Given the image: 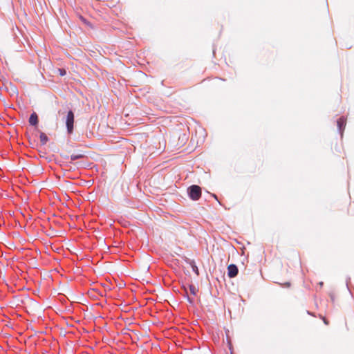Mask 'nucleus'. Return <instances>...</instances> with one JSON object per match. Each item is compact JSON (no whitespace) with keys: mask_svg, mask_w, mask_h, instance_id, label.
<instances>
[{"mask_svg":"<svg viewBox=\"0 0 354 354\" xmlns=\"http://www.w3.org/2000/svg\"><path fill=\"white\" fill-rule=\"evenodd\" d=\"M189 197L194 200L197 201L201 196V189L198 185H192L188 189Z\"/></svg>","mask_w":354,"mask_h":354,"instance_id":"obj_1","label":"nucleus"},{"mask_svg":"<svg viewBox=\"0 0 354 354\" xmlns=\"http://www.w3.org/2000/svg\"><path fill=\"white\" fill-rule=\"evenodd\" d=\"M66 125L68 133L69 134L72 133L74 127V113L71 110H70L67 113Z\"/></svg>","mask_w":354,"mask_h":354,"instance_id":"obj_2","label":"nucleus"},{"mask_svg":"<svg viewBox=\"0 0 354 354\" xmlns=\"http://www.w3.org/2000/svg\"><path fill=\"white\" fill-rule=\"evenodd\" d=\"M238 274V268L234 264H230L227 267V274L230 278L235 277Z\"/></svg>","mask_w":354,"mask_h":354,"instance_id":"obj_3","label":"nucleus"},{"mask_svg":"<svg viewBox=\"0 0 354 354\" xmlns=\"http://www.w3.org/2000/svg\"><path fill=\"white\" fill-rule=\"evenodd\" d=\"M346 120L343 117L339 118L337 121L338 129L342 135L344 128L346 127Z\"/></svg>","mask_w":354,"mask_h":354,"instance_id":"obj_4","label":"nucleus"},{"mask_svg":"<svg viewBox=\"0 0 354 354\" xmlns=\"http://www.w3.org/2000/svg\"><path fill=\"white\" fill-rule=\"evenodd\" d=\"M39 120L36 113H32L29 118V123L30 125L35 126L38 124Z\"/></svg>","mask_w":354,"mask_h":354,"instance_id":"obj_5","label":"nucleus"},{"mask_svg":"<svg viewBox=\"0 0 354 354\" xmlns=\"http://www.w3.org/2000/svg\"><path fill=\"white\" fill-rule=\"evenodd\" d=\"M40 142L42 145H44L46 144V142L48 141V138L46 135V133L41 132L39 136Z\"/></svg>","mask_w":354,"mask_h":354,"instance_id":"obj_6","label":"nucleus"},{"mask_svg":"<svg viewBox=\"0 0 354 354\" xmlns=\"http://www.w3.org/2000/svg\"><path fill=\"white\" fill-rule=\"evenodd\" d=\"M82 157H83L82 154H77V155L73 154L71 156V158L72 160H75L82 158Z\"/></svg>","mask_w":354,"mask_h":354,"instance_id":"obj_7","label":"nucleus"},{"mask_svg":"<svg viewBox=\"0 0 354 354\" xmlns=\"http://www.w3.org/2000/svg\"><path fill=\"white\" fill-rule=\"evenodd\" d=\"M189 290H190V292H191L192 294H193L194 295H196V287H195V286H189Z\"/></svg>","mask_w":354,"mask_h":354,"instance_id":"obj_8","label":"nucleus"},{"mask_svg":"<svg viewBox=\"0 0 354 354\" xmlns=\"http://www.w3.org/2000/svg\"><path fill=\"white\" fill-rule=\"evenodd\" d=\"M59 75H62V76H64V75H66L65 69L60 68V69H59Z\"/></svg>","mask_w":354,"mask_h":354,"instance_id":"obj_9","label":"nucleus"},{"mask_svg":"<svg viewBox=\"0 0 354 354\" xmlns=\"http://www.w3.org/2000/svg\"><path fill=\"white\" fill-rule=\"evenodd\" d=\"M193 270L196 271L197 274H198V268L197 267H195V268H193Z\"/></svg>","mask_w":354,"mask_h":354,"instance_id":"obj_10","label":"nucleus"},{"mask_svg":"<svg viewBox=\"0 0 354 354\" xmlns=\"http://www.w3.org/2000/svg\"><path fill=\"white\" fill-rule=\"evenodd\" d=\"M193 270L196 271L197 274H198V268L197 267H195V268H193Z\"/></svg>","mask_w":354,"mask_h":354,"instance_id":"obj_11","label":"nucleus"},{"mask_svg":"<svg viewBox=\"0 0 354 354\" xmlns=\"http://www.w3.org/2000/svg\"><path fill=\"white\" fill-rule=\"evenodd\" d=\"M193 270L196 271L197 274H198V268L197 267H195V268H193Z\"/></svg>","mask_w":354,"mask_h":354,"instance_id":"obj_12","label":"nucleus"},{"mask_svg":"<svg viewBox=\"0 0 354 354\" xmlns=\"http://www.w3.org/2000/svg\"><path fill=\"white\" fill-rule=\"evenodd\" d=\"M324 322L326 324H328V322L325 318H324Z\"/></svg>","mask_w":354,"mask_h":354,"instance_id":"obj_13","label":"nucleus"}]
</instances>
